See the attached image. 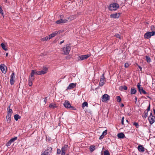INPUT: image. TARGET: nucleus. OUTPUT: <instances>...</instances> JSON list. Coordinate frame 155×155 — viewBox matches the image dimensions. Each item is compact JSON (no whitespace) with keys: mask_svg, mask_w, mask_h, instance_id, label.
Wrapping results in <instances>:
<instances>
[{"mask_svg":"<svg viewBox=\"0 0 155 155\" xmlns=\"http://www.w3.org/2000/svg\"><path fill=\"white\" fill-rule=\"evenodd\" d=\"M52 153V148L48 146L47 148L43 152L41 155H50Z\"/></svg>","mask_w":155,"mask_h":155,"instance_id":"obj_1","label":"nucleus"},{"mask_svg":"<svg viewBox=\"0 0 155 155\" xmlns=\"http://www.w3.org/2000/svg\"><path fill=\"white\" fill-rule=\"evenodd\" d=\"M70 50V47L69 45L67 44L63 48L62 54L67 55L69 54Z\"/></svg>","mask_w":155,"mask_h":155,"instance_id":"obj_2","label":"nucleus"},{"mask_svg":"<svg viewBox=\"0 0 155 155\" xmlns=\"http://www.w3.org/2000/svg\"><path fill=\"white\" fill-rule=\"evenodd\" d=\"M119 7V5L116 3H113L110 5L109 9L111 10H116Z\"/></svg>","mask_w":155,"mask_h":155,"instance_id":"obj_3","label":"nucleus"},{"mask_svg":"<svg viewBox=\"0 0 155 155\" xmlns=\"http://www.w3.org/2000/svg\"><path fill=\"white\" fill-rule=\"evenodd\" d=\"M33 71H32V73L31 74V76L29 77L28 80V85L30 86H31L32 84V81L34 80L35 78L34 77Z\"/></svg>","mask_w":155,"mask_h":155,"instance_id":"obj_4","label":"nucleus"},{"mask_svg":"<svg viewBox=\"0 0 155 155\" xmlns=\"http://www.w3.org/2000/svg\"><path fill=\"white\" fill-rule=\"evenodd\" d=\"M104 74H102L100 80L99 82V85L100 86H102L104 84L105 82V80L104 77Z\"/></svg>","mask_w":155,"mask_h":155,"instance_id":"obj_5","label":"nucleus"},{"mask_svg":"<svg viewBox=\"0 0 155 155\" xmlns=\"http://www.w3.org/2000/svg\"><path fill=\"white\" fill-rule=\"evenodd\" d=\"M137 87L140 94H147V92L143 90V87H141L140 83H138V84Z\"/></svg>","mask_w":155,"mask_h":155,"instance_id":"obj_6","label":"nucleus"},{"mask_svg":"<svg viewBox=\"0 0 155 155\" xmlns=\"http://www.w3.org/2000/svg\"><path fill=\"white\" fill-rule=\"evenodd\" d=\"M110 99V96L107 94L103 95L101 97V101H106Z\"/></svg>","mask_w":155,"mask_h":155,"instance_id":"obj_7","label":"nucleus"},{"mask_svg":"<svg viewBox=\"0 0 155 155\" xmlns=\"http://www.w3.org/2000/svg\"><path fill=\"white\" fill-rule=\"evenodd\" d=\"M68 147L67 145H65L62 147L61 148V155H65L66 154V151L67 150Z\"/></svg>","mask_w":155,"mask_h":155,"instance_id":"obj_8","label":"nucleus"},{"mask_svg":"<svg viewBox=\"0 0 155 155\" xmlns=\"http://www.w3.org/2000/svg\"><path fill=\"white\" fill-rule=\"evenodd\" d=\"M15 78V74L14 72L12 73L10 79V83L12 85H13L15 82L14 79Z\"/></svg>","mask_w":155,"mask_h":155,"instance_id":"obj_9","label":"nucleus"},{"mask_svg":"<svg viewBox=\"0 0 155 155\" xmlns=\"http://www.w3.org/2000/svg\"><path fill=\"white\" fill-rule=\"evenodd\" d=\"M148 120L150 124H152L155 121V117L154 116H149Z\"/></svg>","mask_w":155,"mask_h":155,"instance_id":"obj_10","label":"nucleus"},{"mask_svg":"<svg viewBox=\"0 0 155 155\" xmlns=\"http://www.w3.org/2000/svg\"><path fill=\"white\" fill-rule=\"evenodd\" d=\"M90 56V55L89 54L79 56V58L81 60H83L87 58Z\"/></svg>","mask_w":155,"mask_h":155,"instance_id":"obj_11","label":"nucleus"},{"mask_svg":"<svg viewBox=\"0 0 155 155\" xmlns=\"http://www.w3.org/2000/svg\"><path fill=\"white\" fill-rule=\"evenodd\" d=\"M138 150L140 152H143L144 151V148L141 145H139L137 147Z\"/></svg>","mask_w":155,"mask_h":155,"instance_id":"obj_12","label":"nucleus"},{"mask_svg":"<svg viewBox=\"0 0 155 155\" xmlns=\"http://www.w3.org/2000/svg\"><path fill=\"white\" fill-rule=\"evenodd\" d=\"M107 130H105L103 132L101 135L99 137V139L101 140L103 138L105 135H106L107 134Z\"/></svg>","mask_w":155,"mask_h":155,"instance_id":"obj_13","label":"nucleus"},{"mask_svg":"<svg viewBox=\"0 0 155 155\" xmlns=\"http://www.w3.org/2000/svg\"><path fill=\"white\" fill-rule=\"evenodd\" d=\"M110 17L113 18H118L120 16L119 13H116L114 14H112L110 15Z\"/></svg>","mask_w":155,"mask_h":155,"instance_id":"obj_14","label":"nucleus"},{"mask_svg":"<svg viewBox=\"0 0 155 155\" xmlns=\"http://www.w3.org/2000/svg\"><path fill=\"white\" fill-rule=\"evenodd\" d=\"M47 68L46 67H43L42 71H40V74H45L47 72Z\"/></svg>","mask_w":155,"mask_h":155,"instance_id":"obj_15","label":"nucleus"},{"mask_svg":"<svg viewBox=\"0 0 155 155\" xmlns=\"http://www.w3.org/2000/svg\"><path fill=\"white\" fill-rule=\"evenodd\" d=\"M76 84L74 83H71L70 84L68 87H67V89H71L75 87L76 86Z\"/></svg>","mask_w":155,"mask_h":155,"instance_id":"obj_16","label":"nucleus"},{"mask_svg":"<svg viewBox=\"0 0 155 155\" xmlns=\"http://www.w3.org/2000/svg\"><path fill=\"white\" fill-rule=\"evenodd\" d=\"M4 66H2L0 69L3 73L5 74L6 72V69H7V67L4 64Z\"/></svg>","mask_w":155,"mask_h":155,"instance_id":"obj_17","label":"nucleus"},{"mask_svg":"<svg viewBox=\"0 0 155 155\" xmlns=\"http://www.w3.org/2000/svg\"><path fill=\"white\" fill-rule=\"evenodd\" d=\"M117 136L118 138L122 139L124 138L125 137V135L123 133H119L117 134Z\"/></svg>","mask_w":155,"mask_h":155,"instance_id":"obj_18","label":"nucleus"},{"mask_svg":"<svg viewBox=\"0 0 155 155\" xmlns=\"http://www.w3.org/2000/svg\"><path fill=\"white\" fill-rule=\"evenodd\" d=\"M150 32H147L144 35V38L146 39H149L151 37L150 35Z\"/></svg>","mask_w":155,"mask_h":155,"instance_id":"obj_19","label":"nucleus"},{"mask_svg":"<svg viewBox=\"0 0 155 155\" xmlns=\"http://www.w3.org/2000/svg\"><path fill=\"white\" fill-rule=\"evenodd\" d=\"M63 104L64 107H72L71 106L69 102L68 101H66Z\"/></svg>","mask_w":155,"mask_h":155,"instance_id":"obj_20","label":"nucleus"},{"mask_svg":"<svg viewBox=\"0 0 155 155\" xmlns=\"http://www.w3.org/2000/svg\"><path fill=\"white\" fill-rule=\"evenodd\" d=\"M137 92L136 89L134 87H132L130 89V94H135Z\"/></svg>","mask_w":155,"mask_h":155,"instance_id":"obj_21","label":"nucleus"},{"mask_svg":"<svg viewBox=\"0 0 155 155\" xmlns=\"http://www.w3.org/2000/svg\"><path fill=\"white\" fill-rule=\"evenodd\" d=\"M47 101V97H45L44 100H41V105H45V104H46V102Z\"/></svg>","mask_w":155,"mask_h":155,"instance_id":"obj_22","label":"nucleus"},{"mask_svg":"<svg viewBox=\"0 0 155 155\" xmlns=\"http://www.w3.org/2000/svg\"><path fill=\"white\" fill-rule=\"evenodd\" d=\"M11 115L9 114H7L6 116L7 121V123H9L10 122L11 120Z\"/></svg>","mask_w":155,"mask_h":155,"instance_id":"obj_23","label":"nucleus"},{"mask_svg":"<svg viewBox=\"0 0 155 155\" xmlns=\"http://www.w3.org/2000/svg\"><path fill=\"white\" fill-rule=\"evenodd\" d=\"M76 18V16L74 15H72L69 16L67 18L68 20L69 21H71L74 20V19Z\"/></svg>","mask_w":155,"mask_h":155,"instance_id":"obj_24","label":"nucleus"},{"mask_svg":"<svg viewBox=\"0 0 155 155\" xmlns=\"http://www.w3.org/2000/svg\"><path fill=\"white\" fill-rule=\"evenodd\" d=\"M89 149L91 152H92L95 149V147L94 146L91 145Z\"/></svg>","mask_w":155,"mask_h":155,"instance_id":"obj_25","label":"nucleus"},{"mask_svg":"<svg viewBox=\"0 0 155 155\" xmlns=\"http://www.w3.org/2000/svg\"><path fill=\"white\" fill-rule=\"evenodd\" d=\"M14 118L16 121H17L18 119L21 118V117L18 114H15L14 116Z\"/></svg>","mask_w":155,"mask_h":155,"instance_id":"obj_26","label":"nucleus"},{"mask_svg":"<svg viewBox=\"0 0 155 155\" xmlns=\"http://www.w3.org/2000/svg\"><path fill=\"white\" fill-rule=\"evenodd\" d=\"M33 71V72L34 73V75H35V74L37 75H40V71H36L35 70H32L31 71V73H32V72Z\"/></svg>","mask_w":155,"mask_h":155,"instance_id":"obj_27","label":"nucleus"},{"mask_svg":"<svg viewBox=\"0 0 155 155\" xmlns=\"http://www.w3.org/2000/svg\"><path fill=\"white\" fill-rule=\"evenodd\" d=\"M148 112L147 110H145L144 113L142 115V117L144 118H146L148 115Z\"/></svg>","mask_w":155,"mask_h":155,"instance_id":"obj_28","label":"nucleus"},{"mask_svg":"<svg viewBox=\"0 0 155 155\" xmlns=\"http://www.w3.org/2000/svg\"><path fill=\"white\" fill-rule=\"evenodd\" d=\"M56 35H55V32L52 33V34H50L49 35V36H48L49 38V39H50L51 38H52L54 37Z\"/></svg>","mask_w":155,"mask_h":155,"instance_id":"obj_29","label":"nucleus"},{"mask_svg":"<svg viewBox=\"0 0 155 155\" xmlns=\"http://www.w3.org/2000/svg\"><path fill=\"white\" fill-rule=\"evenodd\" d=\"M50 39H49L48 36H46L45 38H43L41 39L42 41H45L47 40H48Z\"/></svg>","mask_w":155,"mask_h":155,"instance_id":"obj_30","label":"nucleus"},{"mask_svg":"<svg viewBox=\"0 0 155 155\" xmlns=\"http://www.w3.org/2000/svg\"><path fill=\"white\" fill-rule=\"evenodd\" d=\"M2 48L5 51L7 50V48H5V45L3 43H2L1 45Z\"/></svg>","mask_w":155,"mask_h":155,"instance_id":"obj_31","label":"nucleus"},{"mask_svg":"<svg viewBox=\"0 0 155 155\" xmlns=\"http://www.w3.org/2000/svg\"><path fill=\"white\" fill-rule=\"evenodd\" d=\"M8 114H9L11 115L12 113V110L11 109H8Z\"/></svg>","mask_w":155,"mask_h":155,"instance_id":"obj_32","label":"nucleus"},{"mask_svg":"<svg viewBox=\"0 0 155 155\" xmlns=\"http://www.w3.org/2000/svg\"><path fill=\"white\" fill-rule=\"evenodd\" d=\"M18 138V137H14V138H12L10 140L12 142H14L15 140H17Z\"/></svg>","mask_w":155,"mask_h":155,"instance_id":"obj_33","label":"nucleus"},{"mask_svg":"<svg viewBox=\"0 0 155 155\" xmlns=\"http://www.w3.org/2000/svg\"><path fill=\"white\" fill-rule=\"evenodd\" d=\"M146 60L148 63H150L151 61V59L150 57L149 56H146Z\"/></svg>","mask_w":155,"mask_h":155,"instance_id":"obj_34","label":"nucleus"},{"mask_svg":"<svg viewBox=\"0 0 155 155\" xmlns=\"http://www.w3.org/2000/svg\"><path fill=\"white\" fill-rule=\"evenodd\" d=\"M117 98V102H120L121 101V98L119 96H117L116 97Z\"/></svg>","mask_w":155,"mask_h":155,"instance_id":"obj_35","label":"nucleus"},{"mask_svg":"<svg viewBox=\"0 0 155 155\" xmlns=\"http://www.w3.org/2000/svg\"><path fill=\"white\" fill-rule=\"evenodd\" d=\"M104 155H110L109 152L107 150H106L104 151Z\"/></svg>","mask_w":155,"mask_h":155,"instance_id":"obj_36","label":"nucleus"},{"mask_svg":"<svg viewBox=\"0 0 155 155\" xmlns=\"http://www.w3.org/2000/svg\"><path fill=\"white\" fill-rule=\"evenodd\" d=\"M56 23L58 24H60L61 23H63L62 21V19L61 18L60 19L57 21Z\"/></svg>","mask_w":155,"mask_h":155,"instance_id":"obj_37","label":"nucleus"},{"mask_svg":"<svg viewBox=\"0 0 155 155\" xmlns=\"http://www.w3.org/2000/svg\"><path fill=\"white\" fill-rule=\"evenodd\" d=\"M88 105V103L87 102H84L82 105V107L87 106Z\"/></svg>","mask_w":155,"mask_h":155,"instance_id":"obj_38","label":"nucleus"},{"mask_svg":"<svg viewBox=\"0 0 155 155\" xmlns=\"http://www.w3.org/2000/svg\"><path fill=\"white\" fill-rule=\"evenodd\" d=\"M12 142L9 140L6 144V146L7 147H8L10 145Z\"/></svg>","mask_w":155,"mask_h":155,"instance_id":"obj_39","label":"nucleus"},{"mask_svg":"<svg viewBox=\"0 0 155 155\" xmlns=\"http://www.w3.org/2000/svg\"><path fill=\"white\" fill-rule=\"evenodd\" d=\"M116 38H119L120 39H122V37L119 34H116L114 35Z\"/></svg>","mask_w":155,"mask_h":155,"instance_id":"obj_40","label":"nucleus"},{"mask_svg":"<svg viewBox=\"0 0 155 155\" xmlns=\"http://www.w3.org/2000/svg\"><path fill=\"white\" fill-rule=\"evenodd\" d=\"M151 30L152 31H155V27L153 25H152L151 26Z\"/></svg>","mask_w":155,"mask_h":155,"instance_id":"obj_41","label":"nucleus"},{"mask_svg":"<svg viewBox=\"0 0 155 155\" xmlns=\"http://www.w3.org/2000/svg\"><path fill=\"white\" fill-rule=\"evenodd\" d=\"M133 125L135 126L136 127L138 128L139 127V125L138 123L136 122H134L133 123Z\"/></svg>","mask_w":155,"mask_h":155,"instance_id":"obj_42","label":"nucleus"},{"mask_svg":"<svg viewBox=\"0 0 155 155\" xmlns=\"http://www.w3.org/2000/svg\"><path fill=\"white\" fill-rule=\"evenodd\" d=\"M55 33V35H56L62 33V31H55L54 32Z\"/></svg>","mask_w":155,"mask_h":155,"instance_id":"obj_43","label":"nucleus"},{"mask_svg":"<svg viewBox=\"0 0 155 155\" xmlns=\"http://www.w3.org/2000/svg\"><path fill=\"white\" fill-rule=\"evenodd\" d=\"M68 21V20L67 18L66 19H64L63 20L62 19V21L63 23H67Z\"/></svg>","mask_w":155,"mask_h":155,"instance_id":"obj_44","label":"nucleus"},{"mask_svg":"<svg viewBox=\"0 0 155 155\" xmlns=\"http://www.w3.org/2000/svg\"><path fill=\"white\" fill-rule=\"evenodd\" d=\"M150 36H153L154 35H155V31H152V32H150Z\"/></svg>","mask_w":155,"mask_h":155,"instance_id":"obj_45","label":"nucleus"},{"mask_svg":"<svg viewBox=\"0 0 155 155\" xmlns=\"http://www.w3.org/2000/svg\"><path fill=\"white\" fill-rule=\"evenodd\" d=\"M66 108H69L70 110H75L76 109L75 107H66Z\"/></svg>","mask_w":155,"mask_h":155,"instance_id":"obj_46","label":"nucleus"},{"mask_svg":"<svg viewBox=\"0 0 155 155\" xmlns=\"http://www.w3.org/2000/svg\"><path fill=\"white\" fill-rule=\"evenodd\" d=\"M61 150L59 149H57V153L58 154H60L61 153Z\"/></svg>","mask_w":155,"mask_h":155,"instance_id":"obj_47","label":"nucleus"},{"mask_svg":"<svg viewBox=\"0 0 155 155\" xmlns=\"http://www.w3.org/2000/svg\"><path fill=\"white\" fill-rule=\"evenodd\" d=\"M129 66V64L127 63L125 64L124 67L126 68H128Z\"/></svg>","mask_w":155,"mask_h":155,"instance_id":"obj_48","label":"nucleus"},{"mask_svg":"<svg viewBox=\"0 0 155 155\" xmlns=\"http://www.w3.org/2000/svg\"><path fill=\"white\" fill-rule=\"evenodd\" d=\"M123 88L124 90H126L127 89V86L124 85L123 86Z\"/></svg>","mask_w":155,"mask_h":155,"instance_id":"obj_49","label":"nucleus"},{"mask_svg":"<svg viewBox=\"0 0 155 155\" xmlns=\"http://www.w3.org/2000/svg\"><path fill=\"white\" fill-rule=\"evenodd\" d=\"M0 13L2 15H3V11L2 8H0Z\"/></svg>","mask_w":155,"mask_h":155,"instance_id":"obj_50","label":"nucleus"},{"mask_svg":"<svg viewBox=\"0 0 155 155\" xmlns=\"http://www.w3.org/2000/svg\"><path fill=\"white\" fill-rule=\"evenodd\" d=\"M124 117H123L122 118V120H121V124H122L123 125H124Z\"/></svg>","mask_w":155,"mask_h":155,"instance_id":"obj_51","label":"nucleus"},{"mask_svg":"<svg viewBox=\"0 0 155 155\" xmlns=\"http://www.w3.org/2000/svg\"><path fill=\"white\" fill-rule=\"evenodd\" d=\"M123 88V86H120L119 87V89L120 90H122Z\"/></svg>","mask_w":155,"mask_h":155,"instance_id":"obj_52","label":"nucleus"},{"mask_svg":"<svg viewBox=\"0 0 155 155\" xmlns=\"http://www.w3.org/2000/svg\"><path fill=\"white\" fill-rule=\"evenodd\" d=\"M150 107H147V109L146 110H147V111L148 112L150 110Z\"/></svg>","mask_w":155,"mask_h":155,"instance_id":"obj_53","label":"nucleus"},{"mask_svg":"<svg viewBox=\"0 0 155 155\" xmlns=\"http://www.w3.org/2000/svg\"><path fill=\"white\" fill-rule=\"evenodd\" d=\"M49 107H56L55 105L54 106V105L52 104H51L49 105Z\"/></svg>","mask_w":155,"mask_h":155,"instance_id":"obj_54","label":"nucleus"},{"mask_svg":"<svg viewBox=\"0 0 155 155\" xmlns=\"http://www.w3.org/2000/svg\"><path fill=\"white\" fill-rule=\"evenodd\" d=\"M63 17H64V15H61L60 16V18L61 19H62Z\"/></svg>","mask_w":155,"mask_h":155,"instance_id":"obj_55","label":"nucleus"},{"mask_svg":"<svg viewBox=\"0 0 155 155\" xmlns=\"http://www.w3.org/2000/svg\"><path fill=\"white\" fill-rule=\"evenodd\" d=\"M64 40H63L60 42V44H62L64 42Z\"/></svg>","mask_w":155,"mask_h":155,"instance_id":"obj_56","label":"nucleus"},{"mask_svg":"<svg viewBox=\"0 0 155 155\" xmlns=\"http://www.w3.org/2000/svg\"><path fill=\"white\" fill-rule=\"evenodd\" d=\"M124 104H123V103H122L121 104V107H124Z\"/></svg>","mask_w":155,"mask_h":155,"instance_id":"obj_57","label":"nucleus"},{"mask_svg":"<svg viewBox=\"0 0 155 155\" xmlns=\"http://www.w3.org/2000/svg\"><path fill=\"white\" fill-rule=\"evenodd\" d=\"M153 112H154V114H155V109H154V108H153Z\"/></svg>","mask_w":155,"mask_h":155,"instance_id":"obj_58","label":"nucleus"},{"mask_svg":"<svg viewBox=\"0 0 155 155\" xmlns=\"http://www.w3.org/2000/svg\"><path fill=\"white\" fill-rule=\"evenodd\" d=\"M8 56V53H7L6 54V57Z\"/></svg>","mask_w":155,"mask_h":155,"instance_id":"obj_59","label":"nucleus"},{"mask_svg":"<svg viewBox=\"0 0 155 155\" xmlns=\"http://www.w3.org/2000/svg\"><path fill=\"white\" fill-rule=\"evenodd\" d=\"M139 68L140 69V70H141V69H142V68H141V67L140 66H139Z\"/></svg>","mask_w":155,"mask_h":155,"instance_id":"obj_60","label":"nucleus"},{"mask_svg":"<svg viewBox=\"0 0 155 155\" xmlns=\"http://www.w3.org/2000/svg\"><path fill=\"white\" fill-rule=\"evenodd\" d=\"M150 116H153V115H152V113L151 112V113H150Z\"/></svg>","mask_w":155,"mask_h":155,"instance_id":"obj_61","label":"nucleus"},{"mask_svg":"<svg viewBox=\"0 0 155 155\" xmlns=\"http://www.w3.org/2000/svg\"><path fill=\"white\" fill-rule=\"evenodd\" d=\"M2 65H0V69H1V67H2Z\"/></svg>","mask_w":155,"mask_h":155,"instance_id":"obj_62","label":"nucleus"},{"mask_svg":"<svg viewBox=\"0 0 155 155\" xmlns=\"http://www.w3.org/2000/svg\"><path fill=\"white\" fill-rule=\"evenodd\" d=\"M126 121H127V122L128 123V120H126Z\"/></svg>","mask_w":155,"mask_h":155,"instance_id":"obj_63","label":"nucleus"},{"mask_svg":"<svg viewBox=\"0 0 155 155\" xmlns=\"http://www.w3.org/2000/svg\"><path fill=\"white\" fill-rule=\"evenodd\" d=\"M148 107H150V104H149V105Z\"/></svg>","mask_w":155,"mask_h":155,"instance_id":"obj_64","label":"nucleus"}]
</instances>
